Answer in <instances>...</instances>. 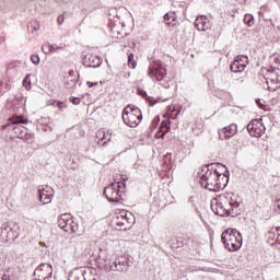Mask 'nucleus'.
I'll use <instances>...</instances> for the list:
<instances>
[{"mask_svg": "<svg viewBox=\"0 0 280 280\" xmlns=\"http://www.w3.org/2000/svg\"><path fill=\"white\" fill-rule=\"evenodd\" d=\"M54 188L48 185H42L38 186V196H39V201L43 202L44 205H51V200L54 199Z\"/></svg>", "mask_w": 280, "mask_h": 280, "instance_id": "nucleus-13", "label": "nucleus"}, {"mask_svg": "<svg viewBox=\"0 0 280 280\" xmlns=\"http://www.w3.org/2000/svg\"><path fill=\"white\" fill-rule=\"evenodd\" d=\"M148 75L151 80L164 82L165 78H167V68L163 66V61L154 59L149 66Z\"/></svg>", "mask_w": 280, "mask_h": 280, "instance_id": "nucleus-7", "label": "nucleus"}, {"mask_svg": "<svg viewBox=\"0 0 280 280\" xmlns=\"http://www.w3.org/2000/svg\"><path fill=\"white\" fill-rule=\"evenodd\" d=\"M224 168H226V166L220 163H211L201 166L197 173L199 185H201L203 189H208V191H214V194L223 191V189H226V185H229L230 176L229 171L220 173V170Z\"/></svg>", "mask_w": 280, "mask_h": 280, "instance_id": "nucleus-1", "label": "nucleus"}, {"mask_svg": "<svg viewBox=\"0 0 280 280\" xmlns=\"http://www.w3.org/2000/svg\"><path fill=\"white\" fill-rule=\"evenodd\" d=\"M164 23L167 25V27H176V23H178V20H176V13L167 12L164 14Z\"/></svg>", "mask_w": 280, "mask_h": 280, "instance_id": "nucleus-18", "label": "nucleus"}, {"mask_svg": "<svg viewBox=\"0 0 280 280\" xmlns=\"http://www.w3.org/2000/svg\"><path fill=\"white\" fill-rule=\"evenodd\" d=\"M143 114L141 113V109H139V107L128 105L124 108L122 120L126 126H129V128H137V125L141 124Z\"/></svg>", "mask_w": 280, "mask_h": 280, "instance_id": "nucleus-5", "label": "nucleus"}, {"mask_svg": "<svg viewBox=\"0 0 280 280\" xmlns=\"http://www.w3.org/2000/svg\"><path fill=\"white\" fill-rule=\"evenodd\" d=\"M257 102V104H259L260 105V108H261V106H264V105H261V103L259 102V100L258 101H256Z\"/></svg>", "mask_w": 280, "mask_h": 280, "instance_id": "nucleus-47", "label": "nucleus"}, {"mask_svg": "<svg viewBox=\"0 0 280 280\" xmlns=\"http://www.w3.org/2000/svg\"><path fill=\"white\" fill-rule=\"evenodd\" d=\"M126 191V179L120 182L112 183L109 186L105 187L104 196L108 202H119L121 200V194Z\"/></svg>", "mask_w": 280, "mask_h": 280, "instance_id": "nucleus-6", "label": "nucleus"}, {"mask_svg": "<svg viewBox=\"0 0 280 280\" xmlns=\"http://www.w3.org/2000/svg\"><path fill=\"white\" fill-rule=\"evenodd\" d=\"M247 131L249 132L250 137H261V128H259V122L257 120H253L247 125Z\"/></svg>", "mask_w": 280, "mask_h": 280, "instance_id": "nucleus-17", "label": "nucleus"}, {"mask_svg": "<svg viewBox=\"0 0 280 280\" xmlns=\"http://www.w3.org/2000/svg\"><path fill=\"white\" fill-rule=\"evenodd\" d=\"M235 60H238L243 65V67H247L248 57L247 56H238Z\"/></svg>", "mask_w": 280, "mask_h": 280, "instance_id": "nucleus-31", "label": "nucleus"}, {"mask_svg": "<svg viewBox=\"0 0 280 280\" xmlns=\"http://www.w3.org/2000/svg\"><path fill=\"white\" fill-rule=\"evenodd\" d=\"M106 143V140L103 142V145Z\"/></svg>", "mask_w": 280, "mask_h": 280, "instance_id": "nucleus-50", "label": "nucleus"}, {"mask_svg": "<svg viewBox=\"0 0 280 280\" xmlns=\"http://www.w3.org/2000/svg\"><path fill=\"white\" fill-rule=\"evenodd\" d=\"M275 211L277 212V213H280V199H277L276 201H275Z\"/></svg>", "mask_w": 280, "mask_h": 280, "instance_id": "nucleus-37", "label": "nucleus"}, {"mask_svg": "<svg viewBox=\"0 0 280 280\" xmlns=\"http://www.w3.org/2000/svg\"><path fill=\"white\" fill-rule=\"evenodd\" d=\"M48 106H57L60 110L67 107L62 102L56 100H49Z\"/></svg>", "mask_w": 280, "mask_h": 280, "instance_id": "nucleus-27", "label": "nucleus"}, {"mask_svg": "<svg viewBox=\"0 0 280 280\" xmlns=\"http://www.w3.org/2000/svg\"><path fill=\"white\" fill-rule=\"evenodd\" d=\"M195 27L198 32H207L211 25L207 22V16H198L195 22Z\"/></svg>", "mask_w": 280, "mask_h": 280, "instance_id": "nucleus-16", "label": "nucleus"}, {"mask_svg": "<svg viewBox=\"0 0 280 280\" xmlns=\"http://www.w3.org/2000/svg\"><path fill=\"white\" fill-rule=\"evenodd\" d=\"M130 268V258L128 256H119L110 265V270L114 272H128Z\"/></svg>", "mask_w": 280, "mask_h": 280, "instance_id": "nucleus-12", "label": "nucleus"}, {"mask_svg": "<svg viewBox=\"0 0 280 280\" xmlns=\"http://www.w3.org/2000/svg\"><path fill=\"white\" fill-rule=\"evenodd\" d=\"M269 244H277V228H271L267 234Z\"/></svg>", "mask_w": 280, "mask_h": 280, "instance_id": "nucleus-22", "label": "nucleus"}, {"mask_svg": "<svg viewBox=\"0 0 280 280\" xmlns=\"http://www.w3.org/2000/svg\"><path fill=\"white\" fill-rule=\"evenodd\" d=\"M86 85L89 86V89H93V86H97V82L88 81Z\"/></svg>", "mask_w": 280, "mask_h": 280, "instance_id": "nucleus-41", "label": "nucleus"}, {"mask_svg": "<svg viewBox=\"0 0 280 280\" xmlns=\"http://www.w3.org/2000/svg\"><path fill=\"white\" fill-rule=\"evenodd\" d=\"M167 132H170V121L163 120L160 125V131L155 133V137H158V139H161V137H165Z\"/></svg>", "mask_w": 280, "mask_h": 280, "instance_id": "nucleus-20", "label": "nucleus"}, {"mask_svg": "<svg viewBox=\"0 0 280 280\" xmlns=\"http://www.w3.org/2000/svg\"><path fill=\"white\" fill-rule=\"evenodd\" d=\"M10 90V84L0 81V97Z\"/></svg>", "mask_w": 280, "mask_h": 280, "instance_id": "nucleus-30", "label": "nucleus"}, {"mask_svg": "<svg viewBox=\"0 0 280 280\" xmlns=\"http://www.w3.org/2000/svg\"><path fill=\"white\" fill-rule=\"evenodd\" d=\"M54 275V267L47 262L40 264L34 271V280H49Z\"/></svg>", "mask_w": 280, "mask_h": 280, "instance_id": "nucleus-11", "label": "nucleus"}, {"mask_svg": "<svg viewBox=\"0 0 280 280\" xmlns=\"http://www.w3.org/2000/svg\"><path fill=\"white\" fill-rule=\"evenodd\" d=\"M167 156H170V159H172V154L166 155V159H167Z\"/></svg>", "mask_w": 280, "mask_h": 280, "instance_id": "nucleus-48", "label": "nucleus"}, {"mask_svg": "<svg viewBox=\"0 0 280 280\" xmlns=\"http://www.w3.org/2000/svg\"><path fill=\"white\" fill-rule=\"evenodd\" d=\"M240 201L231 198L229 201H217L215 203H211V210L217 215H221V218L230 217L237 218L240 213H242V208Z\"/></svg>", "mask_w": 280, "mask_h": 280, "instance_id": "nucleus-2", "label": "nucleus"}, {"mask_svg": "<svg viewBox=\"0 0 280 280\" xmlns=\"http://www.w3.org/2000/svg\"><path fill=\"white\" fill-rule=\"evenodd\" d=\"M83 65L84 67H92L97 69V67H102V58L93 54H88L83 58Z\"/></svg>", "mask_w": 280, "mask_h": 280, "instance_id": "nucleus-15", "label": "nucleus"}, {"mask_svg": "<svg viewBox=\"0 0 280 280\" xmlns=\"http://www.w3.org/2000/svg\"><path fill=\"white\" fill-rule=\"evenodd\" d=\"M57 22L59 25H62V23H65V14H61L57 18Z\"/></svg>", "mask_w": 280, "mask_h": 280, "instance_id": "nucleus-39", "label": "nucleus"}, {"mask_svg": "<svg viewBox=\"0 0 280 280\" xmlns=\"http://www.w3.org/2000/svg\"><path fill=\"white\" fill-rule=\"evenodd\" d=\"M78 84V80L77 79H71V77H67L65 79V86L66 89L70 90V89H75V85Z\"/></svg>", "mask_w": 280, "mask_h": 280, "instance_id": "nucleus-23", "label": "nucleus"}, {"mask_svg": "<svg viewBox=\"0 0 280 280\" xmlns=\"http://www.w3.org/2000/svg\"><path fill=\"white\" fill-rule=\"evenodd\" d=\"M140 94L145 97L147 102H149L151 106H154V104H158V102H167V100L172 97V94H170L167 97H158L156 100H154V97L148 96V93L145 91H142Z\"/></svg>", "mask_w": 280, "mask_h": 280, "instance_id": "nucleus-19", "label": "nucleus"}, {"mask_svg": "<svg viewBox=\"0 0 280 280\" xmlns=\"http://www.w3.org/2000/svg\"><path fill=\"white\" fill-rule=\"evenodd\" d=\"M27 30L31 32H38L40 30V25H38L36 22H31L27 24Z\"/></svg>", "mask_w": 280, "mask_h": 280, "instance_id": "nucleus-28", "label": "nucleus"}, {"mask_svg": "<svg viewBox=\"0 0 280 280\" xmlns=\"http://www.w3.org/2000/svg\"><path fill=\"white\" fill-rule=\"evenodd\" d=\"M1 279H2V280H10V275L4 273Z\"/></svg>", "mask_w": 280, "mask_h": 280, "instance_id": "nucleus-44", "label": "nucleus"}, {"mask_svg": "<svg viewBox=\"0 0 280 280\" xmlns=\"http://www.w3.org/2000/svg\"><path fill=\"white\" fill-rule=\"evenodd\" d=\"M277 244H280V228H277Z\"/></svg>", "mask_w": 280, "mask_h": 280, "instance_id": "nucleus-43", "label": "nucleus"}, {"mask_svg": "<svg viewBox=\"0 0 280 280\" xmlns=\"http://www.w3.org/2000/svg\"><path fill=\"white\" fill-rule=\"evenodd\" d=\"M9 124L3 125L2 130H12L16 135L18 139H25L27 135V128L21 124H27V118L23 115L12 116L8 119Z\"/></svg>", "mask_w": 280, "mask_h": 280, "instance_id": "nucleus-4", "label": "nucleus"}, {"mask_svg": "<svg viewBox=\"0 0 280 280\" xmlns=\"http://www.w3.org/2000/svg\"><path fill=\"white\" fill-rule=\"evenodd\" d=\"M133 167L137 170V164H133Z\"/></svg>", "mask_w": 280, "mask_h": 280, "instance_id": "nucleus-49", "label": "nucleus"}, {"mask_svg": "<svg viewBox=\"0 0 280 280\" xmlns=\"http://www.w3.org/2000/svg\"><path fill=\"white\" fill-rule=\"evenodd\" d=\"M276 80H277V82H276V86L275 88L268 85V90L269 91H277V89H280V79L277 78Z\"/></svg>", "mask_w": 280, "mask_h": 280, "instance_id": "nucleus-36", "label": "nucleus"}, {"mask_svg": "<svg viewBox=\"0 0 280 280\" xmlns=\"http://www.w3.org/2000/svg\"><path fill=\"white\" fill-rule=\"evenodd\" d=\"M269 84H275V79L267 81V85H269Z\"/></svg>", "mask_w": 280, "mask_h": 280, "instance_id": "nucleus-46", "label": "nucleus"}, {"mask_svg": "<svg viewBox=\"0 0 280 280\" xmlns=\"http://www.w3.org/2000/svg\"><path fill=\"white\" fill-rule=\"evenodd\" d=\"M50 47V54H54V51H58V49H62V46H57L56 44H49Z\"/></svg>", "mask_w": 280, "mask_h": 280, "instance_id": "nucleus-35", "label": "nucleus"}, {"mask_svg": "<svg viewBox=\"0 0 280 280\" xmlns=\"http://www.w3.org/2000/svg\"><path fill=\"white\" fill-rule=\"evenodd\" d=\"M155 124H159L161 121V118L159 116H156L153 120Z\"/></svg>", "mask_w": 280, "mask_h": 280, "instance_id": "nucleus-45", "label": "nucleus"}, {"mask_svg": "<svg viewBox=\"0 0 280 280\" xmlns=\"http://www.w3.org/2000/svg\"><path fill=\"white\" fill-rule=\"evenodd\" d=\"M68 78H71V80H75V71L70 70Z\"/></svg>", "mask_w": 280, "mask_h": 280, "instance_id": "nucleus-42", "label": "nucleus"}, {"mask_svg": "<svg viewBox=\"0 0 280 280\" xmlns=\"http://www.w3.org/2000/svg\"><path fill=\"white\" fill-rule=\"evenodd\" d=\"M234 135H237V125L236 124H232V125L219 130V139H221V141L231 139V137H233Z\"/></svg>", "mask_w": 280, "mask_h": 280, "instance_id": "nucleus-14", "label": "nucleus"}, {"mask_svg": "<svg viewBox=\"0 0 280 280\" xmlns=\"http://www.w3.org/2000/svg\"><path fill=\"white\" fill-rule=\"evenodd\" d=\"M30 78H32V74H27L25 79L23 80V86L30 91L32 89V81H30Z\"/></svg>", "mask_w": 280, "mask_h": 280, "instance_id": "nucleus-29", "label": "nucleus"}, {"mask_svg": "<svg viewBox=\"0 0 280 280\" xmlns=\"http://www.w3.org/2000/svg\"><path fill=\"white\" fill-rule=\"evenodd\" d=\"M42 51L43 54H51V48L49 46V43H45L43 46H42Z\"/></svg>", "mask_w": 280, "mask_h": 280, "instance_id": "nucleus-32", "label": "nucleus"}, {"mask_svg": "<svg viewBox=\"0 0 280 280\" xmlns=\"http://www.w3.org/2000/svg\"><path fill=\"white\" fill-rule=\"evenodd\" d=\"M230 69L232 73H242V71H244L246 69V67L244 65H242L240 62V60H234L231 65H230Z\"/></svg>", "mask_w": 280, "mask_h": 280, "instance_id": "nucleus-21", "label": "nucleus"}, {"mask_svg": "<svg viewBox=\"0 0 280 280\" xmlns=\"http://www.w3.org/2000/svg\"><path fill=\"white\" fill-rule=\"evenodd\" d=\"M128 66L130 69H137V60H135V54H128Z\"/></svg>", "mask_w": 280, "mask_h": 280, "instance_id": "nucleus-26", "label": "nucleus"}, {"mask_svg": "<svg viewBox=\"0 0 280 280\" xmlns=\"http://www.w3.org/2000/svg\"><path fill=\"white\" fill-rule=\"evenodd\" d=\"M178 115H180V110H178V112L173 110V112L171 113L172 119H176V117H178Z\"/></svg>", "mask_w": 280, "mask_h": 280, "instance_id": "nucleus-40", "label": "nucleus"}, {"mask_svg": "<svg viewBox=\"0 0 280 280\" xmlns=\"http://www.w3.org/2000/svg\"><path fill=\"white\" fill-rule=\"evenodd\" d=\"M244 23L248 25V27H253V25H255V16H253V14H245Z\"/></svg>", "mask_w": 280, "mask_h": 280, "instance_id": "nucleus-25", "label": "nucleus"}, {"mask_svg": "<svg viewBox=\"0 0 280 280\" xmlns=\"http://www.w3.org/2000/svg\"><path fill=\"white\" fill-rule=\"evenodd\" d=\"M22 139H24L26 141V143H33L34 142V135L26 132V136H24V138H22Z\"/></svg>", "mask_w": 280, "mask_h": 280, "instance_id": "nucleus-33", "label": "nucleus"}, {"mask_svg": "<svg viewBox=\"0 0 280 280\" xmlns=\"http://www.w3.org/2000/svg\"><path fill=\"white\" fill-rule=\"evenodd\" d=\"M58 226L69 234L78 233L79 229L78 222L73 220L70 213H63L58 218Z\"/></svg>", "mask_w": 280, "mask_h": 280, "instance_id": "nucleus-9", "label": "nucleus"}, {"mask_svg": "<svg viewBox=\"0 0 280 280\" xmlns=\"http://www.w3.org/2000/svg\"><path fill=\"white\" fill-rule=\"evenodd\" d=\"M221 242L230 253H235L242 248V234L237 230H225L221 235Z\"/></svg>", "mask_w": 280, "mask_h": 280, "instance_id": "nucleus-3", "label": "nucleus"}, {"mask_svg": "<svg viewBox=\"0 0 280 280\" xmlns=\"http://www.w3.org/2000/svg\"><path fill=\"white\" fill-rule=\"evenodd\" d=\"M70 102H72L74 106H78V104H80V97L72 96L70 98Z\"/></svg>", "mask_w": 280, "mask_h": 280, "instance_id": "nucleus-38", "label": "nucleus"}, {"mask_svg": "<svg viewBox=\"0 0 280 280\" xmlns=\"http://www.w3.org/2000/svg\"><path fill=\"white\" fill-rule=\"evenodd\" d=\"M136 219L135 214L130 211L122 210L120 212V215L117 217V225L122 226L124 231H128L132 229V225L135 224Z\"/></svg>", "mask_w": 280, "mask_h": 280, "instance_id": "nucleus-10", "label": "nucleus"}, {"mask_svg": "<svg viewBox=\"0 0 280 280\" xmlns=\"http://www.w3.org/2000/svg\"><path fill=\"white\" fill-rule=\"evenodd\" d=\"M19 235V224L14 222L3 223L0 228V237L5 242H14Z\"/></svg>", "mask_w": 280, "mask_h": 280, "instance_id": "nucleus-8", "label": "nucleus"}, {"mask_svg": "<svg viewBox=\"0 0 280 280\" xmlns=\"http://www.w3.org/2000/svg\"><path fill=\"white\" fill-rule=\"evenodd\" d=\"M96 139H98V141H110V136L101 129L96 132Z\"/></svg>", "mask_w": 280, "mask_h": 280, "instance_id": "nucleus-24", "label": "nucleus"}, {"mask_svg": "<svg viewBox=\"0 0 280 280\" xmlns=\"http://www.w3.org/2000/svg\"><path fill=\"white\" fill-rule=\"evenodd\" d=\"M31 60L33 65H40V57H38V55H32Z\"/></svg>", "mask_w": 280, "mask_h": 280, "instance_id": "nucleus-34", "label": "nucleus"}]
</instances>
